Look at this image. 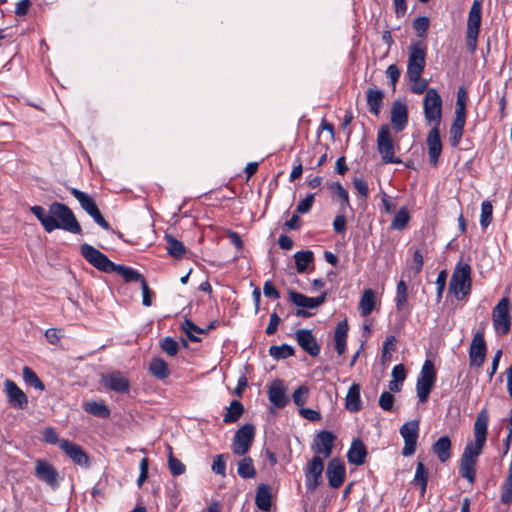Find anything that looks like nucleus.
I'll return each instance as SVG.
<instances>
[{
    "label": "nucleus",
    "instance_id": "nucleus-4",
    "mask_svg": "<svg viewBox=\"0 0 512 512\" xmlns=\"http://www.w3.org/2000/svg\"><path fill=\"white\" fill-rule=\"evenodd\" d=\"M377 151L383 163H401V159L395 156L394 140L388 125H382L377 133Z\"/></svg>",
    "mask_w": 512,
    "mask_h": 512
},
{
    "label": "nucleus",
    "instance_id": "nucleus-8",
    "mask_svg": "<svg viewBox=\"0 0 512 512\" xmlns=\"http://www.w3.org/2000/svg\"><path fill=\"white\" fill-rule=\"evenodd\" d=\"M482 0H474L467 20V45L470 51L477 46V38L481 24Z\"/></svg>",
    "mask_w": 512,
    "mask_h": 512
},
{
    "label": "nucleus",
    "instance_id": "nucleus-47",
    "mask_svg": "<svg viewBox=\"0 0 512 512\" xmlns=\"http://www.w3.org/2000/svg\"><path fill=\"white\" fill-rule=\"evenodd\" d=\"M409 219H410L409 213H408L407 209L405 207H403L394 216L392 223H391V228L396 229V230H401L407 225V223L409 222Z\"/></svg>",
    "mask_w": 512,
    "mask_h": 512
},
{
    "label": "nucleus",
    "instance_id": "nucleus-55",
    "mask_svg": "<svg viewBox=\"0 0 512 512\" xmlns=\"http://www.w3.org/2000/svg\"><path fill=\"white\" fill-rule=\"evenodd\" d=\"M502 501L507 504H509L512 501V464L509 467V473L507 475L506 482L504 485Z\"/></svg>",
    "mask_w": 512,
    "mask_h": 512
},
{
    "label": "nucleus",
    "instance_id": "nucleus-39",
    "mask_svg": "<svg viewBox=\"0 0 512 512\" xmlns=\"http://www.w3.org/2000/svg\"><path fill=\"white\" fill-rule=\"evenodd\" d=\"M408 300V287L405 281L400 280L397 284L396 288V297H395V306L397 311H402L406 305Z\"/></svg>",
    "mask_w": 512,
    "mask_h": 512
},
{
    "label": "nucleus",
    "instance_id": "nucleus-16",
    "mask_svg": "<svg viewBox=\"0 0 512 512\" xmlns=\"http://www.w3.org/2000/svg\"><path fill=\"white\" fill-rule=\"evenodd\" d=\"M486 356V343L484 340V333L478 331L474 334L469 349L470 365L480 367Z\"/></svg>",
    "mask_w": 512,
    "mask_h": 512
},
{
    "label": "nucleus",
    "instance_id": "nucleus-5",
    "mask_svg": "<svg viewBox=\"0 0 512 512\" xmlns=\"http://www.w3.org/2000/svg\"><path fill=\"white\" fill-rule=\"evenodd\" d=\"M436 381V370L431 360H426L417 378L416 392L420 402L427 401Z\"/></svg>",
    "mask_w": 512,
    "mask_h": 512
},
{
    "label": "nucleus",
    "instance_id": "nucleus-42",
    "mask_svg": "<svg viewBox=\"0 0 512 512\" xmlns=\"http://www.w3.org/2000/svg\"><path fill=\"white\" fill-rule=\"evenodd\" d=\"M84 409L86 412L97 417L106 418L110 415V411L106 405L95 401L86 402Z\"/></svg>",
    "mask_w": 512,
    "mask_h": 512
},
{
    "label": "nucleus",
    "instance_id": "nucleus-49",
    "mask_svg": "<svg viewBox=\"0 0 512 512\" xmlns=\"http://www.w3.org/2000/svg\"><path fill=\"white\" fill-rule=\"evenodd\" d=\"M23 378L29 385L35 387L36 389L44 390L43 382L38 378L36 373L27 366L23 368Z\"/></svg>",
    "mask_w": 512,
    "mask_h": 512
},
{
    "label": "nucleus",
    "instance_id": "nucleus-41",
    "mask_svg": "<svg viewBox=\"0 0 512 512\" xmlns=\"http://www.w3.org/2000/svg\"><path fill=\"white\" fill-rule=\"evenodd\" d=\"M165 238L167 244L166 249L168 254L175 258H181L186 251L182 242L178 241L171 235H166Z\"/></svg>",
    "mask_w": 512,
    "mask_h": 512
},
{
    "label": "nucleus",
    "instance_id": "nucleus-13",
    "mask_svg": "<svg viewBox=\"0 0 512 512\" xmlns=\"http://www.w3.org/2000/svg\"><path fill=\"white\" fill-rule=\"evenodd\" d=\"M400 435L404 440L402 454L411 456L416 451L417 439L419 435V421L411 420L404 423L400 428Z\"/></svg>",
    "mask_w": 512,
    "mask_h": 512
},
{
    "label": "nucleus",
    "instance_id": "nucleus-26",
    "mask_svg": "<svg viewBox=\"0 0 512 512\" xmlns=\"http://www.w3.org/2000/svg\"><path fill=\"white\" fill-rule=\"evenodd\" d=\"M367 455L366 447L359 439L353 440L351 447L347 453L349 463L354 465H362L365 462Z\"/></svg>",
    "mask_w": 512,
    "mask_h": 512
},
{
    "label": "nucleus",
    "instance_id": "nucleus-51",
    "mask_svg": "<svg viewBox=\"0 0 512 512\" xmlns=\"http://www.w3.org/2000/svg\"><path fill=\"white\" fill-rule=\"evenodd\" d=\"M492 205L489 201H484L481 205L480 225L486 228L492 220Z\"/></svg>",
    "mask_w": 512,
    "mask_h": 512
},
{
    "label": "nucleus",
    "instance_id": "nucleus-38",
    "mask_svg": "<svg viewBox=\"0 0 512 512\" xmlns=\"http://www.w3.org/2000/svg\"><path fill=\"white\" fill-rule=\"evenodd\" d=\"M425 255L426 250L424 248L416 249L412 254L411 261L408 262V271L413 272L415 276L418 275L423 268Z\"/></svg>",
    "mask_w": 512,
    "mask_h": 512
},
{
    "label": "nucleus",
    "instance_id": "nucleus-25",
    "mask_svg": "<svg viewBox=\"0 0 512 512\" xmlns=\"http://www.w3.org/2000/svg\"><path fill=\"white\" fill-rule=\"evenodd\" d=\"M268 398L269 401L277 408H283L286 406L288 398L286 397V388L283 381L275 380L272 382L268 389Z\"/></svg>",
    "mask_w": 512,
    "mask_h": 512
},
{
    "label": "nucleus",
    "instance_id": "nucleus-64",
    "mask_svg": "<svg viewBox=\"0 0 512 512\" xmlns=\"http://www.w3.org/2000/svg\"><path fill=\"white\" fill-rule=\"evenodd\" d=\"M263 293L266 297L278 299L280 294L270 281H266L263 286Z\"/></svg>",
    "mask_w": 512,
    "mask_h": 512
},
{
    "label": "nucleus",
    "instance_id": "nucleus-59",
    "mask_svg": "<svg viewBox=\"0 0 512 512\" xmlns=\"http://www.w3.org/2000/svg\"><path fill=\"white\" fill-rule=\"evenodd\" d=\"M212 470L214 473H216L218 475H225L226 463L224 460V456L222 454H219L215 457L213 464H212Z\"/></svg>",
    "mask_w": 512,
    "mask_h": 512
},
{
    "label": "nucleus",
    "instance_id": "nucleus-27",
    "mask_svg": "<svg viewBox=\"0 0 512 512\" xmlns=\"http://www.w3.org/2000/svg\"><path fill=\"white\" fill-rule=\"evenodd\" d=\"M361 387L359 384L354 383L350 386L346 398L345 408L350 412H358L362 409V401L360 397Z\"/></svg>",
    "mask_w": 512,
    "mask_h": 512
},
{
    "label": "nucleus",
    "instance_id": "nucleus-6",
    "mask_svg": "<svg viewBox=\"0 0 512 512\" xmlns=\"http://www.w3.org/2000/svg\"><path fill=\"white\" fill-rule=\"evenodd\" d=\"M423 108L427 122L439 126L442 117V99L436 89L429 88L426 91Z\"/></svg>",
    "mask_w": 512,
    "mask_h": 512
},
{
    "label": "nucleus",
    "instance_id": "nucleus-22",
    "mask_svg": "<svg viewBox=\"0 0 512 512\" xmlns=\"http://www.w3.org/2000/svg\"><path fill=\"white\" fill-rule=\"evenodd\" d=\"M289 299L293 304L301 308L314 309L325 302L326 293H322L318 297H308L296 291L289 292Z\"/></svg>",
    "mask_w": 512,
    "mask_h": 512
},
{
    "label": "nucleus",
    "instance_id": "nucleus-40",
    "mask_svg": "<svg viewBox=\"0 0 512 512\" xmlns=\"http://www.w3.org/2000/svg\"><path fill=\"white\" fill-rule=\"evenodd\" d=\"M237 473L242 478H254L256 470L250 457H244L238 462Z\"/></svg>",
    "mask_w": 512,
    "mask_h": 512
},
{
    "label": "nucleus",
    "instance_id": "nucleus-20",
    "mask_svg": "<svg viewBox=\"0 0 512 512\" xmlns=\"http://www.w3.org/2000/svg\"><path fill=\"white\" fill-rule=\"evenodd\" d=\"M327 478L329 485L333 488H339L345 478V466L339 458H333L330 460L327 466Z\"/></svg>",
    "mask_w": 512,
    "mask_h": 512
},
{
    "label": "nucleus",
    "instance_id": "nucleus-54",
    "mask_svg": "<svg viewBox=\"0 0 512 512\" xmlns=\"http://www.w3.org/2000/svg\"><path fill=\"white\" fill-rule=\"evenodd\" d=\"M429 27V19L427 17H418L413 22V28L415 29L419 37H424Z\"/></svg>",
    "mask_w": 512,
    "mask_h": 512
},
{
    "label": "nucleus",
    "instance_id": "nucleus-17",
    "mask_svg": "<svg viewBox=\"0 0 512 512\" xmlns=\"http://www.w3.org/2000/svg\"><path fill=\"white\" fill-rule=\"evenodd\" d=\"M60 448L75 464L81 467H89V457L80 445L68 440H61Z\"/></svg>",
    "mask_w": 512,
    "mask_h": 512
},
{
    "label": "nucleus",
    "instance_id": "nucleus-1",
    "mask_svg": "<svg viewBox=\"0 0 512 512\" xmlns=\"http://www.w3.org/2000/svg\"><path fill=\"white\" fill-rule=\"evenodd\" d=\"M30 210L48 233L56 229H63L75 234L81 232V226L74 213L65 204L59 202L52 203L49 206L48 213H46L43 207L38 205L32 206Z\"/></svg>",
    "mask_w": 512,
    "mask_h": 512
},
{
    "label": "nucleus",
    "instance_id": "nucleus-30",
    "mask_svg": "<svg viewBox=\"0 0 512 512\" xmlns=\"http://www.w3.org/2000/svg\"><path fill=\"white\" fill-rule=\"evenodd\" d=\"M450 449H451V441L448 436L440 437L433 444V447H432L434 454L437 455L438 459L442 463L446 462L450 458V456H451Z\"/></svg>",
    "mask_w": 512,
    "mask_h": 512
},
{
    "label": "nucleus",
    "instance_id": "nucleus-19",
    "mask_svg": "<svg viewBox=\"0 0 512 512\" xmlns=\"http://www.w3.org/2000/svg\"><path fill=\"white\" fill-rule=\"evenodd\" d=\"M335 436L330 431H321L314 439L312 449L324 458L330 457L334 445Z\"/></svg>",
    "mask_w": 512,
    "mask_h": 512
},
{
    "label": "nucleus",
    "instance_id": "nucleus-45",
    "mask_svg": "<svg viewBox=\"0 0 512 512\" xmlns=\"http://www.w3.org/2000/svg\"><path fill=\"white\" fill-rule=\"evenodd\" d=\"M421 75L422 74L407 76L411 84L410 89L415 94H422L428 90V81L422 78Z\"/></svg>",
    "mask_w": 512,
    "mask_h": 512
},
{
    "label": "nucleus",
    "instance_id": "nucleus-61",
    "mask_svg": "<svg viewBox=\"0 0 512 512\" xmlns=\"http://www.w3.org/2000/svg\"><path fill=\"white\" fill-rule=\"evenodd\" d=\"M386 75L390 79V82H391L393 88H395L396 83L400 77L399 68L395 64L389 65L386 70Z\"/></svg>",
    "mask_w": 512,
    "mask_h": 512
},
{
    "label": "nucleus",
    "instance_id": "nucleus-53",
    "mask_svg": "<svg viewBox=\"0 0 512 512\" xmlns=\"http://www.w3.org/2000/svg\"><path fill=\"white\" fill-rule=\"evenodd\" d=\"M160 346L169 356H174L178 352V343L171 337H165L161 341Z\"/></svg>",
    "mask_w": 512,
    "mask_h": 512
},
{
    "label": "nucleus",
    "instance_id": "nucleus-43",
    "mask_svg": "<svg viewBox=\"0 0 512 512\" xmlns=\"http://www.w3.org/2000/svg\"><path fill=\"white\" fill-rule=\"evenodd\" d=\"M269 354L276 360L286 359L294 355V348L288 344L273 345L269 348Z\"/></svg>",
    "mask_w": 512,
    "mask_h": 512
},
{
    "label": "nucleus",
    "instance_id": "nucleus-23",
    "mask_svg": "<svg viewBox=\"0 0 512 512\" xmlns=\"http://www.w3.org/2000/svg\"><path fill=\"white\" fill-rule=\"evenodd\" d=\"M427 146L430 163L434 166L437 164L442 151V144L438 126H433L427 136Z\"/></svg>",
    "mask_w": 512,
    "mask_h": 512
},
{
    "label": "nucleus",
    "instance_id": "nucleus-29",
    "mask_svg": "<svg viewBox=\"0 0 512 512\" xmlns=\"http://www.w3.org/2000/svg\"><path fill=\"white\" fill-rule=\"evenodd\" d=\"M384 98V93L380 89L370 88L367 91V104L369 107V111L378 116L381 110L382 102Z\"/></svg>",
    "mask_w": 512,
    "mask_h": 512
},
{
    "label": "nucleus",
    "instance_id": "nucleus-44",
    "mask_svg": "<svg viewBox=\"0 0 512 512\" xmlns=\"http://www.w3.org/2000/svg\"><path fill=\"white\" fill-rule=\"evenodd\" d=\"M475 464L476 461L461 458L460 474L470 483H473L475 480Z\"/></svg>",
    "mask_w": 512,
    "mask_h": 512
},
{
    "label": "nucleus",
    "instance_id": "nucleus-46",
    "mask_svg": "<svg viewBox=\"0 0 512 512\" xmlns=\"http://www.w3.org/2000/svg\"><path fill=\"white\" fill-rule=\"evenodd\" d=\"M414 481L420 485L421 493L424 494L428 481V471L422 462L417 463Z\"/></svg>",
    "mask_w": 512,
    "mask_h": 512
},
{
    "label": "nucleus",
    "instance_id": "nucleus-2",
    "mask_svg": "<svg viewBox=\"0 0 512 512\" xmlns=\"http://www.w3.org/2000/svg\"><path fill=\"white\" fill-rule=\"evenodd\" d=\"M489 415L486 409L481 410L474 422L475 441L466 445L461 458L476 461L486 442Z\"/></svg>",
    "mask_w": 512,
    "mask_h": 512
},
{
    "label": "nucleus",
    "instance_id": "nucleus-24",
    "mask_svg": "<svg viewBox=\"0 0 512 512\" xmlns=\"http://www.w3.org/2000/svg\"><path fill=\"white\" fill-rule=\"evenodd\" d=\"M391 123L397 132H401L407 126L408 112L407 106L399 101L393 103L391 108Z\"/></svg>",
    "mask_w": 512,
    "mask_h": 512
},
{
    "label": "nucleus",
    "instance_id": "nucleus-18",
    "mask_svg": "<svg viewBox=\"0 0 512 512\" xmlns=\"http://www.w3.org/2000/svg\"><path fill=\"white\" fill-rule=\"evenodd\" d=\"M295 339L299 346L310 356L315 357L320 353V346L318 345L311 330L298 329L295 332Z\"/></svg>",
    "mask_w": 512,
    "mask_h": 512
},
{
    "label": "nucleus",
    "instance_id": "nucleus-32",
    "mask_svg": "<svg viewBox=\"0 0 512 512\" xmlns=\"http://www.w3.org/2000/svg\"><path fill=\"white\" fill-rule=\"evenodd\" d=\"M112 272L118 273L126 283H141L145 279L144 276L137 270L120 264H115Z\"/></svg>",
    "mask_w": 512,
    "mask_h": 512
},
{
    "label": "nucleus",
    "instance_id": "nucleus-52",
    "mask_svg": "<svg viewBox=\"0 0 512 512\" xmlns=\"http://www.w3.org/2000/svg\"><path fill=\"white\" fill-rule=\"evenodd\" d=\"M168 466H169L170 472L174 476L182 475L186 470L185 465L180 460L175 458L173 456L172 452H170L169 457H168Z\"/></svg>",
    "mask_w": 512,
    "mask_h": 512
},
{
    "label": "nucleus",
    "instance_id": "nucleus-11",
    "mask_svg": "<svg viewBox=\"0 0 512 512\" xmlns=\"http://www.w3.org/2000/svg\"><path fill=\"white\" fill-rule=\"evenodd\" d=\"M426 65V47L422 42L411 44L408 55L407 76L422 74Z\"/></svg>",
    "mask_w": 512,
    "mask_h": 512
},
{
    "label": "nucleus",
    "instance_id": "nucleus-10",
    "mask_svg": "<svg viewBox=\"0 0 512 512\" xmlns=\"http://www.w3.org/2000/svg\"><path fill=\"white\" fill-rule=\"evenodd\" d=\"M255 436V427L252 424H245L240 427L233 438L232 451L237 456H244L248 453Z\"/></svg>",
    "mask_w": 512,
    "mask_h": 512
},
{
    "label": "nucleus",
    "instance_id": "nucleus-60",
    "mask_svg": "<svg viewBox=\"0 0 512 512\" xmlns=\"http://www.w3.org/2000/svg\"><path fill=\"white\" fill-rule=\"evenodd\" d=\"M62 336V330L56 328H49L45 332V337L51 344L58 343Z\"/></svg>",
    "mask_w": 512,
    "mask_h": 512
},
{
    "label": "nucleus",
    "instance_id": "nucleus-56",
    "mask_svg": "<svg viewBox=\"0 0 512 512\" xmlns=\"http://www.w3.org/2000/svg\"><path fill=\"white\" fill-rule=\"evenodd\" d=\"M393 404H394V396L390 392L384 391L380 395L379 406L384 411H391L393 409Z\"/></svg>",
    "mask_w": 512,
    "mask_h": 512
},
{
    "label": "nucleus",
    "instance_id": "nucleus-58",
    "mask_svg": "<svg viewBox=\"0 0 512 512\" xmlns=\"http://www.w3.org/2000/svg\"><path fill=\"white\" fill-rule=\"evenodd\" d=\"M313 202H314V195L309 194L306 198L302 199L298 203V205L296 207V211L300 214L307 213L308 211H310V209L313 205Z\"/></svg>",
    "mask_w": 512,
    "mask_h": 512
},
{
    "label": "nucleus",
    "instance_id": "nucleus-9",
    "mask_svg": "<svg viewBox=\"0 0 512 512\" xmlns=\"http://www.w3.org/2000/svg\"><path fill=\"white\" fill-rule=\"evenodd\" d=\"M71 194L78 200L82 209L90 215L93 220L103 229L110 228L109 223L104 219L93 198L77 188L70 189Z\"/></svg>",
    "mask_w": 512,
    "mask_h": 512
},
{
    "label": "nucleus",
    "instance_id": "nucleus-31",
    "mask_svg": "<svg viewBox=\"0 0 512 512\" xmlns=\"http://www.w3.org/2000/svg\"><path fill=\"white\" fill-rule=\"evenodd\" d=\"M348 334V324L346 321L339 322L335 329V349L339 355H342L346 349V341Z\"/></svg>",
    "mask_w": 512,
    "mask_h": 512
},
{
    "label": "nucleus",
    "instance_id": "nucleus-48",
    "mask_svg": "<svg viewBox=\"0 0 512 512\" xmlns=\"http://www.w3.org/2000/svg\"><path fill=\"white\" fill-rule=\"evenodd\" d=\"M181 327L190 341H200V339L196 337L193 333H203L204 330L195 325L191 320L185 319L184 322L181 324Z\"/></svg>",
    "mask_w": 512,
    "mask_h": 512
},
{
    "label": "nucleus",
    "instance_id": "nucleus-36",
    "mask_svg": "<svg viewBox=\"0 0 512 512\" xmlns=\"http://www.w3.org/2000/svg\"><path fill=\"white\" fill-rule=\"evenodd\" d=\"M296 270L298 273L306 272L308 266L314 261V254L311 250L298 251L294 254Z\"/></svg>",
    "mask_w": 512,
    "mask_h": 512
},
{
    "label": "nucleus",
    "instance_id": "nucleus-50",
    "mask_svg": "<svg viewBox=\"0 0 512 512\" xmlns=\"http://www.w3.org/2000/svg\"><path fill=\"white\" fill-rule=\"evenodd\" d=\"M309 393L310 389L307 386H299L292 395L294 404L299 407L304 406L308 400Z\"/></svg>",
    "mask_w": 512,
    "mask_h": 512
},
{
    "label": "nucleus",
    "instance_id": "nucleus-14",
    "mask_svg": "<svg viewBox=\"0 0 512 512\" xmlns=\"http://www.w3.org/2000/svg\"><path fill=\"white\" fill-rule=\"evenodd\" d=\"M4 391L11 407L20 410H24L28 407V397L14 381L6 379L4 382Z\"/></svg>",
    "mask_w": 512,
    "mask_h": 512
},
{
    "label": "nucleus",
    "instance_id": "nucleus-21",
    "mask_svg": "<svg viewBox=\"0 0 512 512\" xmlns=\"http://www.w3.org/2000/svg\"><path fill=\"white\" fill-rule=\"evenodd\" d=\"M35 474L39 479H41L51 487L55 488L58 486V473L55 470V468L47 461H36Z\"/></svg>",
    "mask_w": 512,
    "mask_h": 512
},
{
    "label": "nucleus",
    "instance_id": "nucleus-28",
    "mask_svg": "<svg viewBox=\"0 0 512 512\" xmlns=\"http://www.w3.org/2000/svg\"><path fill=\"white\" fill-rule=\"evenodd\" d=\"M105 385L110 389L124 393L129 390V381L123 377L120 373H111L105 378Z\"/></svg>",
    "mask_w": 512,
    "mask_h": 512
},
{
    "label": "nucleus",
    "instance_id": "nucleus-12",
    "mask_svg": "<svg viewBox=\"0 0 512 512\" xmlns=\"http://www.w3.org/2000/svg\"><path fill=\"white\" fill-rule=\"evenodd\" d=\"M82 256L98 270L109 273L113 271L115 263L110 261L108 257L89 244L81 246Z\"/></svg>",
    "mask_w": 512,
    "mask_h": 512
},
{
    "label": "nucleus",
    "instance_id": "nucleus-57",
    "mask_svg": "<svg viewBox=\"0 0 512 512\" xmlns=\"http://www.w3.org/2000/svg\"><path fill=\"white\" fill-rule=\"evenodd\" d=\"M141 289H142V303L144 306L149 307L152 305V296L153 292L150 290L146 279H144L141 283Z\"/></svg>",
    "mask_w": 512,
    "mask_h": 512
},
{
    "label": "nucleus",
    "instance_id": "nucleus-34",
    "mask_svg": "<svg viewBox=\"0 0 512 512\" xmlns=\"http://www.w3.org/2000/svg\"><path fill=\"white\" fill-rule=\"evenodd\" d=\"M244 413V406L238 400H233L230 406L227 407L226 413L223 416V422L226 424L235 423Z\"/></svg>",
    "mask_w": 512,
    "mask_h": 512
},
{
    "label": "nucleus",
    "instance_id": "nucleus-35",
    "mask_svg": "<svg viewBox=\"0 0 512 512\" xmlns=\"http://www.w3.org/2000/svg\"><path fill=\"white\" fill-rule=\"evenodd\" d=\"M255 503L263 511H269L271 508V492L267 485H260L256 492Z\"/></svg>",
    "mask_w": 512,
    "mask_h": 512
},
{
    "label": "nucleus",
    "instance_id": "nucleus-15",
    "mask_svg": "<svg viewBox=\"0 0 512 512\" xmlns=\"http://www.w3.org/2000/svg\"><path fill=\"white\" fill-rule=\"evenodd\" d=\"M324 463L320 456H314L307 464L305 470V484L308 490H315L320 483Z\"/></svg>",
    "mask_w": 512,
    "mask_h": 512
},
{
    "label": "nucleus",
    "instance_id": "nucleus-62",
    "mask_svg": "<svg viewBox=\"0 0 512 512\" xmlns=\"http://www.w3.org/2000/svg\"><path fill=\"white\" fill-rule=\"evenodd\" d=\"M281 322L280 317L277 315V313H272L270 315V320L268 323V326L266 327V334L267 335H273L278 328L279 323Z\"/></svg>",
    "mask_w": 512,
    "mask_h": 512
},
{
    "label": "nucleus",
    "instance_id": "nucleus-37",
    "mask_svg": "<svg viewBox=\"0 0 512 512\" xmlns=\"http://www.w3.org/2000/svg\"><path fill=\"white\" fill-rule=\"evenodd\" d=\"M150 373L158 379H165L169 376L170 371L167 363L161 358H153L149 363Z\"/></svg>",
    "mask_w": 512,
    "mask_h": 512
},
{
    "label": "nucleus",
    "instance_id": "nucleus-3",
    "mask_svg": "<svg viewBox=\"0 0 512 512\" xmlns=\"http://www.w3.org/2000/svg\"><path fill=\"white\" fill-rule=\"evenodd\" d=\"M449 290L457 299H463L471 290V267L467 263L459 262L450 279Z\"/></svg>",
    "mask_w": 512,
    "mask_h": 512
},
{
    "label": "nucleus",
    "instance_id": "nucleus-33",
    "mask_svg": "<svg viewBox=\"0 0 512 512\" xmlns=\"http://www.w3.org/2000/svg\"><path fill=\"white\" fill-rule=\"evenodd\" d=\"M375 306V292L372 289H366L359 302L360 314L363 317L368 316L374 309Z\"/></svg>",
    "mask_w": 512,
    "mask_h": 512
},
{
    "label": "nucleus",
    "instance_id": "nucleus-7",
    "mask_svg": "<svg viewBox=\"0 0 512 512\" xmlns=\"http://www.w3.org/2000/svg\"><path fill=\"white\" fill-rule=\"evenodd\" d=\"M510 299L504 296L492 310L493 327L497 334L505 335L510 331Z\"/></svg>",
    "mask_w": 512,
    "mask_h": 512
},
{
    "label": "nucleus",
    "instance_id": "nucleus-63",
    "mask_svg": "<svg viewBox=\"0 0 512 512\" xmlns=\"http://www.w3.org/2000/svg\"><path fill=\"white\" fill-rule=\"evenodd\" d=\"M149 462L147 458H143L140 462V475L137 480L138 487H141L148 477Z\"/></svg>",
    "mask_w": 512,
    "mask_h": 512
}]
</instances>
